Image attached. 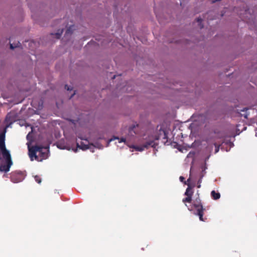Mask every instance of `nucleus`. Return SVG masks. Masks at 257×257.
I'll use <instances>...</instances> for the list:
<instances>
[{"mask_svg": "<svg viewBox=\"0 0 257 257\" xmlns=\"http://www.w3.org/2000/svg\"><path fill=\"white\" fill-rule=\"evenodd\" d=\"M0 151L2 158H0V171L7 172L13 164L10 151L7 149L5 144V133L0 134Z\"/></svg>", "mask_w": 257, "mask_h": 257, "instance_id": "obj_1", "label": "nucleus"}, {"mask_svg": "<svg viewBox=\"0 0 257 257\" xmlns=\"http://www.w3.org/2000/svg\"><path fill=\"white\" fill-rule=\"evenodd\" d=\"M29 148V155L31 161L33 158L38 161H42L48 157L49 147H42L41 146L35 145Z\"/></svg>", "mask_w": 257, "mask_h": 257, "instance_id": "obj_2", "label": "nucleus"}, {"mask_svg": "<svg viewBox=\"0 0 257 257\" xmlns=\"http://www.w3.org/2000/svg\"><path fill=\"white\" fill-rule=\"evenodd\" d=\"M198 196H199L198 194ZM192 206L195 209L196 212L195 213V214L199 216V220L201 221H205L207 219V218L206 217H204L203 216L206 209L203 206L199 196H198L193 200Z\"/></svg>", "mask_w": 257, "mask_h": 257, "instance_id": "obj_3", "label": "nucleus"}, {"mask_svg": "<svg viewBox=\"0 0 257 257\" xmlns=\"http://www.w3.org/2000/svg\"><path fill=\"white\" fill-rule=\"evenodd\" d=\"M11 179L13 182L18 183L21 182L24 179V177L22 173H13L11 176Z\"/></svg>", "mask_w": 257, "mask_h": 257, "instance_id": "obj_4", "label": "nucleus"}, {"mask_svg": "<svg viewBox=\"0 0 257 257\" xmlns=\"http://www.w3.org/2000/svg\"><path fill=\"white\" fill-rule=\"evenodd\" d=\"M215 138L213 137H210L209 138H207L206 139V141L207 143H209L210 142H212L213 145L215 146V153H217L218 152L219 150V148L220 146V145H218L215 142Z\"/></svg>", "mask_w": 257, "mask_h": 257, "instance_id": "obj_5", "label": "nucleus"}, {"mask_svg": "<svg viewBox=\"0 0 257 257\" xmlns=\"http://www.w3.org/2000/svg\"><path fill=\"white\" fill-rule=\"evenodd\" d=\"M187 188L185 192V195L187 196H191L192 197L194 191L193 190V188L194 187L195 185H192L190 183L187 184Z\"/></svg>", "mask_w": 257, "mask_h": 257, "instance_id": "obj_6", "label": "nucleus"}, {"mask_svg": "<svg viewBox=\"0 0 257 257\" xmlns=\"http://www.w3.org/2000/svg\"><path fill=\"white\" fill-rule=\"evenodd\" d=\"M36 43L33 40H27L25 41V43L24 45L25 47L29 48H33L34 47H36Z\"/></svg>", "mask_w": 257, "mask_h": 257, "instance_id": "obj_7", "label": "nucleus"}, {"mask_svg": "<svg viewBox=\"0 0 257 257\" xmlns=\"http://www.w3.org/2000/svg\"><path fill=\"white\" fill-rule=\"evenodd\" d=\"M8 40H9V44L10 45L9 48H11V49H12V48H20V47H21V48H22V45H21V43L19 42H18V43L16 44H15L14 43H13V44L11 43V40H10V39H6V42H7L8 41Z\"/></svg>", "mask_w": 257, "mask_h": 257, "instance_id": "obj_8", "label": "nucleus"}, {"mask_svg": "<svg viewBox=\"0 0 257 257\" xmlns=\"http://www.w3.org/2000/svg\"><path fill=\"white\" fill-rule=\"evenodd\" d=\"M211 196L214 200H217L220 198V194L219 192H216L215 191L213 190L211 192Z\"/></svg>", "mask_w": 257, "mask_h": 257, "instance_id": "obj_9", "label": "nucleus"}, {"mask_svg": "<svg viewBox=\"0 0 257 257\" xmlns=\"http://www.w3.org/2000/svg\"><path fill=\"white\" fill-rule=\"evenodd\" d=\"M77 148H79L83 150H86L89 149L88 145H85L83 144V143H81L80 145H79L78 143H77Z\"/></svg>", "mask_w": 257, "mask_h": 257, "instance_id": "obj_10", "label": "nucleus"}, {"mask_svg": "<svg viewBox=\"0 0 257 257\" xmlns=\"http://www.w3.org/2000/svg\"><path fill=\"white\" fill-rule=\"evenodd\" d=\"M196 21L198 23V26H199L200 28L201 29L203 28L204 26L202 24L203 20L202 19L199 17L196 18Z\"/></svg>", "mask_w": 257, "mask_h": 257, "instance_id": "obj_11", "label": "nucleus"}, {"mask_svg": "<svg viewBox=\"0 0 257 257\" xmlns=\"http://www.w3.org/2000/svg\"><path fill=\"white\" fill-rule=\"evenodd\" d=\"M155 144V143L153 141H149V142H146L144 145V147L146 148H148V147L151 146V147H153Z\"/></svg>", "mask_w": 257, "mask_h": 257, "instance_id": "obj_12", "label": "nucleus"}, {"mask_svg": "<svg viewBox=\"0 0 257 257\" xmlns=\"http://www.w3.org/2000/svg\"><path fill=\"white\" fill-rule=\"evenodd\" d=\"M192 201V197L191 196H187V197L183 198L182 200L183 202L184 203H186V202L191 203Z\"/></svg>", "mask_w": 257, "mask_h": 257, "instance_id": "obj_13", "label": "nucleus"}, {"mask_svg": "<svg viewBox=\"0 0 257 257\" xmlns=\"http://www.w3.org/2000/svg\"><path fill=\"white\" fill-rule=\"evenodd\" d=\"M115 139H117V140H120L119 141V143H121V142H124V143H126V139L124 138H121L120 139H119V138L118 137H114L113 139H111L110 140H109V142H111L113 140H115Z\"/></svg>", "mask_w": 257, "mask_h": 257, "instance_id": "obj_14", "label": "nucleus"}, {"mask_svg": "<svg viewBox=\"0 0 257 257\" xmlns=\"http://www.w3.org/2000/svg\"><path fill=\"white\" fill-rule=\"evenodd\" d=\"M62 30L60 32H57V33H56L55 34H53V33H51V35H55V38L57 39H59L60 38L61 36V35H62Z\"/></svg>", "mask_w": 257, "mask_h": 257, "instance_id": "obj_15", "label": "nucleus"}, {"mask_svg": "<svg viewBox=\"0 0 257 257\" xmlns=\"http://www.w3.org/2000/svg\"><path fill=\"white\" fill-rule=\"evenodd\" d=\"M72 33H73V29L71 28V27H69L66 30L65 35H71L72 34Z\"/></svg>", "mask_w": 257, "mask_h": 257, "instance_id": "obj_16", "label": "nucleus"}, {"mask_svg": "<svg viewBox=\"0 0 257 257\" xmlns=\"http://www.w3.org/2000/svg\"><path fill=\"white\" fill-rule=\"evenodd\" d=\"M35 181L39 184H40L41 182V178L39 176L36 175L34 177Z\"/></svg>", "mask_w": 257, "mask_h": 257, "instance_id": "obj_17", "label": "nucleus"}, {"mask_svg": "<svg viewBox=\"0 0 257 257\" xmlns=\"http://www.w3.org/2000/svg\"><path fill=\"white\" fill-rule=\"evenodd\" d=\"M65 88L67 90H71L72 89V87H71L70 86H68L67 85H65Z\"/></svg>", "mask_w": 257, "mask_h": 257, "instance_id": "obj_18", "label": "nucleus"}, {"mask_svg": "<svg viewBox=\"0 0 257 257\" xmlns=\"http://www.w3.org/2000/svg\"><path fill=\"white\" fill-rule=\"evenodd\" d=\"M179 179H180L181 182H183L184 181L185 178L183 176H180V178H179Z\"/></svg>", "mask_w": 257, "mask_h": 257, "instance_id": "obj_19", "label": "nucleus"}, {"mask_svg": "<svg viewBox=\"0 0 257 257\" xmlns=\"http://www.w3.org/2000/svg\"><path fill=\"white\" fill-rule=\"evenodd\" d=\"M10 115H9V114H8L7 115V116H6V120L7 121H8V119H9V118H10Z\"/></svg>", "mask_w": 257, "mask_h": 257, "instance_id": "obj_20", "label": "nucleus"}, {"mask_svg": "<svg viewBox=\"0 0 257 257\" xmlns=\"http://www.w3.org/2000/svg\"><path fill=\"white\" fill-rule=\"evenodd\" d=\"M136 150L140 151H142L143 150V149L140 148V147H137V148H136Z\"/></svg>", "mask_w": 257, "mask_h": 257, "instance_id": "obj_21", "label": "nucleus"}, {"mask_svg": "<svg viewBox=\"0 0 257 257\" xmlns=\"http://www.w3.org/2000/svg\"><path fill=\"white\" fill-rule=\"evenodd\" d=\"M75 92H74L73 93V94H72L71 95V96H70V98H71L73 97V96L74 95H75Z\"/></svg>", "mask_w": 257, "mask_h": 257, "instance_id": "obj_22", "label": "nucleus"}, {"mask_svg": "<svg viewBox=\"0 0 257 257\" xmlns=\"http://www.w3.org/2000/svg\"><path fill=\"white\" fill-rule=\"evenodd\" d=\"M201 182V179H200L198 181V184H200V183Z\"/></svg>", "mask_w": 257, "mask_h": 257, "instance_id": "obj_23", "label": "nucleus"}, {"mask_svg": "<svg viewBox=\"0 0 257 257\" xmlns=\"http://www.w3.org/2000/svg\"><path fill=\"white\" fill-rule=\"evenodd\" d=\"M200 186H201L200 184H199H199H198L197 187H198V188H200Z\"/></svg>", "mask_w": 257, "mask_h": 257, "instance_id": "obj_24", "label": "nucleus"}, {"mask_svg": "<svg viewBox=\"0 0 257 257\" xmlns=\"http://www.w3.org/2000/svg\"><path fill=\"white\" fill-rule=\"evenodd\" d=\"M115 77H116V76H115V75H113V76L112 77V79H115Z\"/></svg>", "mask_w": 257, "mask_h": 257, "instance_id": "obj_25", "label": "nucleus"}, {"mask_svg": "<svg viewBox=\"0 0 257 257\" xmlns=\"http://www.w3.org/2000/svg\"><path fill=\"white\" fill-rule=\"evenodd\" d=\"M188 210H190V211H191V210H192V208H188Z\"/></svg>", "mask_w": 257, "mask_h": 257, "instance_id": "obj_26", "label": "nucleus"}, {"mask_svg": "<svg viewBox=\"0 0 257 257\" xmlns=\"http://www.w3.org/2000/svg\"><path fill=\"white\" fill-rule=\"evenodd\" d=\"M190 179H187V182L189 181Z\"/></svg>", "mask_w": 257, "mask_h": 257, "instance_id": "obj_27", "label": "nucleus"}]
</instances>
